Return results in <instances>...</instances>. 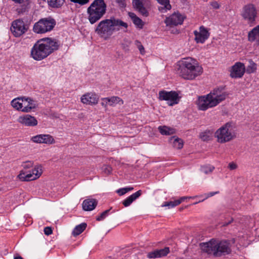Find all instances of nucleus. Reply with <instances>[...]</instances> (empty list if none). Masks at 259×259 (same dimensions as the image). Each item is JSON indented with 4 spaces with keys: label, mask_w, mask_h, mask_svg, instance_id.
<instances>
[{
    "label": "nucleus",
    "mask_w": 259,
    "mask_h": 259,
    "mask_svg": "<svg viewBox=\"0 0 259 259\" xmlns=\"http://www.w3.org/2000/svg\"><path fill=\"white\" fill-rule=\"evenodd\" d=\"M127 26L126 23L119 19L111 17L101 21L95 31L100 37L106 40L115 31L120 30L125 31Z\"/></svg>",
    "instance_id": "nucleus-1"
},
{
    "label": "nucleus",
    "mask_w": 259,
    "mask_h": 259,
    "mask_svg": "<svg viewBox=\"0 0 259 259\" xmlns=\"http://www.w3.org/2000/svg\"><path fill=\"white\" fill-rule=\"evenodd\" d=\"M59 45V42L55 39L49 37L40 39L32 48L31 56L35 60H41L58 50Z\"/></svg>",
    "instance_id": "nucleus-2"
},
{
    "label": "nucleus",
    "mask_w": 259,
    "mask_h": 259,
    "mask_svg": "<svg viewBox=\"0 0 259 259\" xmlns=\"http://www.w3.org/2000/svg\"><path fill=\"white\" fill-rule=\"evenodd\" d=\"M202 72V67L196 60L192 58H183L177 63V73L185 79H194L200 75Z\"/></svg>",
    "instance_id": "nucleus-3"
},
{
    "label": "nucleus",
    "mask_w": 259,
    "mask_h": 259,
    "mask_svg": "<svg viewBox=\"0 0 259 259\" xmlns=\"http://www.w3.org/2000/svg\"><path fill=\"white\" fill-rule=\"evenodd\" d=\"M199 246L203 252L215 257L230 254L231 252L230 243L226 240L212 238L207 242L200 243Z\"/></svg>",
    "instance_id": "nucleus-4"
},
{
    "label": "nucleus",
    "mask_w": 259,
    "mask_h": 259,
    "mask_svg": "<svg viewBox=\"0 0 259 259\" xmlns=\"http://www.w3.org/2000/svg\"><path fill=\"white\" fill-rule=\"evenodd\" d=\"M106 7L104 0H94L87 9L90 23L93 24L99 21L105 14Z\"/></svg>",
    "instance_id": "nucleus-5"
},
{
    "label": "nucleus",
    "mask_w": 259,
    "mask_h": 259,
    "mask_svg": "<svg viewBox=\"0 0 259 259\" xmlns=\"http://www.w3.org/2000/svg\"><path fill=\"white\" fill-rule=\"evenodd\" d=\"M235 133L231 123L228 122L220 127L215 133V137L220 143L229 142L235 137Z\"/></svg>",
    "instance_id": "nucleus-6"
},
{
    "label": "nucleus",
    "mask_w": 259,
    "mask_h": 259,
    "mask_svg": "<svg viewBox=\"0 0 259 259\" xmlns=\"http://www.w3.org/2000/svg\"><path fill=\"white\" fill-rule=\"evenodd\" d=\"M56 25L55 20L50 17L42 18L36 22L33 31L37 34H43L51 31Z\"/></svg>",
    "instance_id": "nucleus-7"
},
{
    "label": "nucleus",
    "mask_w": 259,
    "mask_h": 259,
    "mask_svg": "<svg viewBox=\"0 0 259 259\" xmlns=\"http://www.w3.org/2000/svg\"><path fill=\"white\" fill-rule=\"evenodd\" d=\"M42 172L41 166L40 165H36L31 171L29 172L21 170L17 177L21 181H32L38 178L41 176Z\"/></svg>",
    "instance_id": "nucleus-8"
},
{
    "label": "nucleus",
    "mask_w": 259,
    "mask_h": 259,
    "mask_svg": "<svg viewBox=\"0 0 259 259\" xmlns=\"http://www.w3.org/2000/svg\"><path fill=\"white\" fill-rule=\"evenodd\" d=\"M28 29V25L21 19L14 21L11 25V30L15 37H20Z\"/></svg>",
    "instance_id": "nucleus-9"
},
{
    "label": "nucleus",
    "mask_w": 259,
    "mask_h": 259,
    "mask_svg": "<svg viewBox=\"0 0 259 259\" xmlns=\"http://www.w3.org/2000/svg\"><path fill=\"white\" fill-rule=\"evenodd\" d=\"M159 99L160 100L166 101L169 106L177 104L180 100L178 94L175 91H161L159 92Z\"/></svg>",
    "instance_id": "nucleus-10"
},
{
    "label": "nucleus",
    "mask_w": 259,
    "mask_h": 259,
    "mask_svg": "<svg viewBox=\"0 0 259 259\" xmlns=\"http://www.w3.org/2000/svg\"><path fill=\"white\" fill-rule=\"evenodd\" d=\"M228 94L222 89H214L208 94V97L214 107L225 100Z\"/></svg>",
    "instance_id": "nucleus-11"
},
{
    "label": "nucleus",
    "mask_w": 259,
    "mask_h": 259,
    "mask_svg": "<svg viewBox=\"0 0 259 259\" xmlns=\"http://www.w3.org/2000/svg\"><path fill=\"white\" fill-rule=\"evenodd\" d=\"M185 18V16L179 13H174L169 17H167L165 20L166 25H181Z\"/></svg>",
    "instance_id": "nucleus-12"
},
{
    "label": "nucleus",
    "mask_w": 259,
    "mask_h": 259,
    "mask_svg": "<svg viewBox=\"0 0 259 259\" xmlns=\"http://www.w3.org/2000/svg\"><path fill=\"white\" fill-rule=\"evenodd\" d=\"M31 140L34 143L39 144H52L55 143L53 137L50 135L40 134L33 136Z\"/></svg>",
    "instance_id": "nucleus-13"
},
{
    "label": "nucleus",
    "mask_w": 259,
    "mask_h": 259,
    "mask_svg": "<svg viewBox=\"0 0 259 259\" xmlns=\"http://www.w3.org/2000/svg\"><path fill=\"white\" fill-rule=\"evenodd\" d=\"M256 14V10L253 5H249L244 7L242 12V16L245 19L250 22H253L255 20Z\"/></svg>",
    "instance_id": "nucleus-14"
},
{
    "label": "nucleus",
    "mask_w": 259,
    "mask_h": 259,
    "mask_svg": "<svg viewBox=\"0 0 259 259\" xmlns=\"http://www.w3.org/2000/svg\"><path fill=\"white\" fill-rule=\"evenodd\" d=\"M194 34L195 35V40L197 43H204L209 36L207 30L203 26L200 27L199 31H194Z\"/></svg>",
    "instance_id": "nucleus-15"
},
{
    "label": "nucleus",
    "mask_w": 259,
    "mask_h": 259,
    "mask_svg": "<svg viewBox=\"0 0 259 259\" xmlns=\"http://www.w3.org/2000/svg\"><path fill=\"white\" fill-rule=\"evenodd\" d=\"M245 72V66L243 63L237 62L232 67L230 76L232 78H240Z\"/></svg>",
    "instance_id": "nucleus-16"
},
{
    "label": "nucleus",
    "mask_w": 259,
    "mask_h": 259,
    "mask_svg": "<svg viewBox=\"0 0 259 259\" xmlns=\"http://www.w3.org/2000/svg\"><path fill=\"white\" fill-rule=\"evenodd\" d=\"M208 94L206 96H201L198 98L197 105L198 109L201 110H206L208 108L213 107V105L211 104Z\"/></svg>",
    "instance_id": "nucleus-17"
},
{
    "label": "nucleus",
    "mask_w": 259,
    "mask_h": 259,
    "mask_svg": "<svg viewBox=\"0 0 259 259\" xmlns=\"http://www.w3.org/2000/svg\"><path fill=\"white\" fill-rule=\"evenodd\" d=\"M81 102L83 104L96 105L99 101V97L93 93H88L82 95L80 98Z\"/></svg>",
    "instance_id": "nucleus-18"
},
{
    "label": "nucleus",
    "mask_w": 259,
    "mask_h": 259,
    "mask_svg": "<svg viewBox=\"0 0 259 259\" xmlns=\"http://www.w3.org/2000/svg\"><path fill=\"white\" fill-rule=\"evenodd\" d=\"M21 111L23 112H30L37 106L35 101L30 98L25 97H23Z\"/></svg>",
    "instance_id": "nucleus-19"
},
{
    "label": "nucleus",
    "mask_w": 259,
    "mask_h": 259,
    "mask_svg": "<svg viewBox=\"0 0 259 259\" xmlns=\"http://www.w3.org/2000/svg\"><path fill=\"white\" fill-rule=\"evenodd\" d=\"M18 121L25 126H35L37 124L36 118L29 114L20 116L18 119Z\"/></svg>",
    "instance_id": "nucleus-20"
},
{
    "label": "nucleus",
    "mask_w": 259,
    "mask_h": 259,
    "mask_svg": "<svg viewBox=\"0 0 259 259\" xmlns=\"http://www.w3.org/2000/svg\"><path fill=\"white\" fill-rule=\"evenodd\" d=\"M169 248L165 247L163 249H156L147 254L149 258H160L166 256L169 252Z\"/></svg>",
    "instance_id": "nucleus-21"
},
{
    "label": "nucleus",
    "mask_w": 259,
    "mask_h": 259,
    "mask_svg": "<svg viewBox=\"0 0 259 259\" xmlns=\"http://www.w3.org/2000/svg\"><path fill=\"white\" fill-rule=\"evenodd\" d=\"M248 40L250 42L259 45V25L254 27L248 33Z\"/></svg>",
    "instance_id": "nucleus-22"
},
{
    "label": "nucleus",
    "mask_w": 259,
    "mask_h": 259,
    "mask_svg": "<svg viewBox=\"0 0 259 259\" xmlns=\"http://www.w3.org/2000/svg\"><path fill=\"white\" fill-rule=\"evenodd\" d=\"M97 201L95 199H87L82 203V208L85 211L94 209L97 205Z\"/></svg>",
    "instance_id": "nucleus-23"
},
{
    "label": "nucleus",
    "mask_w": 259,
    "mask_h": 259,
    "mask_svg": "<svg viewBox=\"0 0 259 259\" xmlns=\"http://www.w3.org/2000/svg\"><path fill=\"white\" fill-rule=\"evenodd\" d=\"M142 194V191L139 190L127 197L123 202L122 204L125 207L130 206L133 201L138 198Z\"/></svg>",
    "instance_id": "nucleus-24"
},
{
    "label": "nucleus",
    "mask_w": 259,
    "mask_h": 259,
    "mask_svg": "<svg viewBox=\"0 0 259 259\" xmlns=\"http://www.w3.org/2000/svg\"><path fill=\"white\" fill-rule=\"evenodd\" d=\"M133 4L135 9H136L142 15L145 16L148 15V12L144 7L142 2L140 0H133Z\"/></svg>",
    "instance_id": "nucleus-25"
},
{
    "label": "nucleus",
    "mask_w": 259,
    "mask_h": 259,
    "mask_svg": "<svg viewBox=\"0 0 259 259\" xmlns=\"http://www.w3.org/2000/svg\"><path fill=\"white\" fill-rule=\"evenodd\" d=\"M23 97H18L11 101L12 106L17 110L21 111L22 109Z\"/></svg>",
    "instance_id": "nucleus-26"
},
{
    "label": "nucleus",
    "mask_w": 259,
    "mask_h": 259,
    "mask_svg": "<svg viewBox=\"0 0 259 259\" xmlns=\"http://www.w3.org/2000/svg\"><path fill=\"white\" fill-rule=\"evenodd\" d=\"M157 1L161 5V6L158 9L162 12H165L167 10L171 9L169 0H157Z\"/></svg>",
    "instance_id": "nucleus-27"
},
{
    "label": "nucleus",
    "mask_w": 259,
    "mask_h": 259,
    "mask_svg": "<svg viewBox=\"0 0 259 259\" xmlns=\"http://www.w3.org/2000/svg\"><path fill=\"white\" fill-rule=\"evenodd\" d=\"M106 100L109 102V105L111 106H114L116 104L121 105L123 104V101L117 96H113L111 98H108V99H106Z\"/></svg>",
    "instance_id": "nucleus-28"
},
{
    "label": "nucleus",
    "mask_w": 259,
    "mask_h": 259,
    "mask_svg": "<svg viewBox=\"0 0 259 259\" xmlns=\"http://www.w3.org/2000/svg\"><path fill=\"white\" fill-rule=\"evenodd\" d=\"M158 130L160 133L163 135H170L175 133V130L166 126H159Z\"/></svg>",
    "instance_id": "nucleus-29"
},
{
    "label": "nucleus",
    "mask_w": 259,
    "mask_h": 259,
    "mask_svg": "<svg viewBox=\"0 0 259 259\" xmlns=\"http://www.w3.org/2000/svg\"><path fill=\"white\" fill-rule=\"evenodd\" d=\"M129 16L132 18L133 23L139 28H142L143 26V23L141 19L138 17L135 14L133 13H130Z\"/></svg>",
    "instance_id": "nucleus-30"
},
{
    "label": "nucleus",
    "mask_w": 259,
    "mask_h": 259,
    "mask_svg": "<svg viewBox=\"0 0 259 259\" xmlns=\"http://www.w3.org/2000/svg\"><path fill=\"white\" fill-rule=\"evenodd\" d=\"M86 227L87 224L85 223H81L80 225L76 226L72 232V234L74 236L79 235L84 231Z\"/></svg>",
    "instance_id": "nucleus-31"
},
{
    "label": "nucleus",
    "mask_w": 259,
    "mask_h": 259,
    "mask_svg": "<svg viewBox=\"0 0 259 259\" xmlns=\"http://www.w3.org/2000/svg\"><path fill=\"white\" fill-rule=\"evenodd\" d=\"M49 5L54 8L60 7L64 3V0H48Z\"/></svg>",
    "instance_id": "nucleus-32"
},
{
    "label": "nucleus",
    "mask_w": 259,
    "mask_h": 259,
    "mask_svg": "<svg viewBox=\"0 0 259 259\" xmlns=\"http://www.w3.org/2000/svg\"><path fill=\"white\" fill-rule=\"evenodd\" d=\"M171 140H173V146L178 149H181L183 146V141L181 139L178 138H173Z\"/></svg>",
    "instance_id": "nucleus-33"
},
{
    "label": "nucleus",
    "mask_w": 259,
    "mask_h": 259,
    "mask_svg": "<svg viewBox=\"0 0 259 259\" xmlns=\"http://www.w3.org/2000/svg\"><path fill=\"white\" fill-rule=\"evenodd\" d=\"M214 167L211 165H204L201 167V171L205 174H209L212 172Z\"/></svg>",
    "instance_id": "nucleus-34"
},
{
    "label": "nucleus",
    "mask_w": 259,
    "mask_h": 259,
    "mask_svg": "<svg viewBox=\"0 0 259 259\" xmlns=\"http://www.w3.org/2000/svg\"><path fill=\"white\" fill-rule=\"evenodd\" d=\"M134 189L133 187H125L116 190V193L120 196H122L129 191H131Z\"/></svg>",
    "instance_id": "nucleus-35"
},
{
    "label": "nucleus",
    "mask_w": 259,
    "mask_h": 259,
    "mask_svg": "<svg viewBox=\"0 0 259 259\" xmlns=\"http://www.w3.org/2000/svg\"><path fill=\"white\" fill-rule=\"evenodd\" d=\"M135 45L136 46L137 48L139 49V50L140 52V54L141 55H143L145 54V49L140 41L136 40L135 41Z\"/></svg>",
    "instance_id": "nucleus-36"
},
{
    "label": "nucleus",
    "mask_w": 259,
    "mask_h": 259,
    "mask_svg": "<svg viewBox=\"0 0 259 259\" xmlns=\"http://www.w3.org/2000/svg\"><path fill=\"white\" fill-rule=\"evenodd\" d=\"M256 70V65L252 61L249 62V65L246 69V72L248 73L253 72Z\"/></svg>",
    "instance_id": "nucleus-37"
},
{
    "label": "nucleus",
    "mask_w": 259,
    "mask_h": 259,
    "mask_svg": "<svg viewBox=\"0 0 259 259\" xmlns=\"http://www.w3.org/2000/svg\"><path fill=\"white\" fill-rule=\"evenodd\" d=\"M219 193V191H215V192H211L208 193H205L204 194V197L201 200H199L198 202H195L194 204H197L198 202L203 201L205 199H207L209 197H212L213 195L217 194Z\"/></svg>",
    "instance_id": "nucleus-38"
},
{
    "label": "nucleus",
    "mask_w": 259,
    "mask_h": 259,
    "mask_svg": "<svg viewBox=\"0 0 259 259\" xmlns=\"http://www.w3.org/2000/svg\"><path fill=\"white\" fill-rule=\"evenodd\" d=\"M180 204V201L175 200V201H171L170 202H167L165 203L164 206H168V208H172L175 206H176Z\"/></svg>",
    "instance_id": "nucleus-39"
},
{
    "label": "nucleus",
    "mask_w": 259,
    "mask_h": 259,
    "mask_svg": "<svg viewBox=\"0 0 259 259\" xmlns=\"http://www.w3.org/2000/svg\"><path fill=\"white\" fill-rule=\"evenodd\" d=\"M110 209L106 210L103 212L100 216L97 218L96 220L98 221L104 220L108 214Z\"/></svg>",
    "instance_id": "nucleus-40"
},
{
    "label": "nucleus",
    "mask_w": 259,
    "mask_h": 259,
    "mask_svg": "<svg viewBox=\"0 0 259 259\" xmlns=\"http://www.w3.org/2000/svg\"><path fill=\"white\" fill-rule=\"evenodd\" d=\"M33 165V162L31 161H26L23 163L22 166L24 169H28Z\"/></svg>",
    "instance_id": "nucleus-41"
},
{
    "label": "nucleus",
    "mask_w": 259,
    "mask_h": 259,
    "mask_svg": "<svg viewBox=\"0 0 259 259\" xmlns=\"http://www.w3.org/2000/svg\"><path fill=\"white\" fill-rule=\"evenodd\" d=\"M72 2L79 4L80 5H84L89 3V0H71Z\"/></svg>",
    "instance_id": "nucleus-42"
},
{
    "label": "nucleus",
    "mask_w": 259,
    "mask_h": 259,
    "mask_svg": "<svg viewBox=\"0 0 259 259\" xmlns=\"http://www.w3.org/2000/svg\"><path fill=\"white\" fill-rule=\"evenodd\" d=\"M103 170L106 174L108 175L111 172L112 170V168L110 166L105 165L103 167Z\"/></svg>",
    "instance_id": "nucleus-43"
},
{
    "label": "nucleus",
    "mask_w": 259,
    "mask_h": 259,
    "mask_svg": "<svg viewBox=\"0 0 259 259\" xmlns=\"http://www.w3.org/2000/svg\"><path fill=\"white\" fill-rule=\"evenodd\" d=\"M44 233L47 235H49L52 233L51 228L47 227L44 228Z\"/></svg>",
    "instance_id": "nucleus-44"
},
{
    "label": "nucleus",
    "mask_w": 259,
    "mask_h": 259,
    "mask_svg": "<svg viewBox=\"0 0 259 259\" xmlns=\"http://www.w3.org/2000/svg\"><path fill=\"white\" fill-rule=\"evenodd\" d=\"M228 167L230 170H234L237 168V165L233 162H230L228 165Z\"/></svg>",
    "instance_id": "nucleus-45"
},
{
    "label": "nucleus",
    "mask_w": 259,
    "mask_h": 259,
    "mask_svg": "<svg viewBox=\"0 0 259 259\" xmlns=\"http://www.w3.org/2000/svg\"><path fill=\"white\" fill-rule=\"evenodd\" d=\"M106 99H108V97L102 98V101L101 103V105L104 107H106L109 105V102L106 101Z\"/></svg>",
    "instance_id": "nucleus-46"
},
{
    "label": "nucleus",
    "mask_w": 259,
    "mask_h": 259,
    "mask_svg": "<svg viewBox=\"0 0 259 259\" xmlns=\"http://www.w3.org/2000/svg\"><path fill=\"white\" fill-rule=\"evenodd\" d=\"M210 5L213 9H218L220 8V4L217 2L215 1L211 2Z\"/></svg>",
    "instance_id": "nucleus-47"
},
{
    "label": "nucleus",
    "mask_w": 259,
    "mask_h": 259,
    "mask_svg": "<svg viewBox=\"0 0 259 259\" xmlns=\"http://www.w3.org/2000/svg\"><path fill=\"white\" fill-rule=\"evenodd\" d=\"M200 137L203 141H206L208 139L209 136H208L206 133H202L200 135Z\"/></svg>",
    "instance_id": "nucleus-48"
},
{
    "label": "nucleus",
    "mask_w": 259,
    "mask_h": 259,
    "mask_svg": "<svg viewBox=\"0 0 259 259\" xmlns=\"http://www.w3.org/2000/svg\"><path fill=\"white\" fill-rule=\"evenodd\" d=\"M116 2L121 7H124L125 6V0H116Z\"/></svg>",
    "instance_id": "nucleus-49"
},
{
    "label": "nucleus",
    "mask_w": 259,
    "mask_h": 259,
    "mask_svg": "<svg viewBox=\"0 0 259 259\" xmlns=\"http://www.w3.org/2000/svg\"><path fill=\"white\" fill-rule=\"evenodd\" d=\"M196 197L200 198H201L200 200H201L204 197V194H203V195H199V196H194V197H190L189 198H196Z\"/></svg>",
    "instance_id": "nucleus-50"
},
{
    "label": "nucleus",
    "mask_w": 259,
    "mask_h": 259,
    "mask_svg": "<svg viewBox=\"0 0 259 259\" xmlns=\"http://www.w3.org/2000/svg\"><path fill=\"white\" fill-rule=\"evenodd\" d=\"M13 2H14L15 3H18V4H21L22 3H23V2L24 1V0H12Z\"/></svg>",
    "instance_id": "nucleus-51"
},
{
    "label": "nucleus",
    "mask_w": 259,
    "mask_h": 259,
    "mask_svg": "<svg viewBox=\"0 0 259 259\" xmlns=\"http://www.w3.org/2000/svg\"><path fill=\"white\" fill-rule=\"evenodd\" d=\"M188 197H181L180 199H178V200H177V201H180V203L183 201L185 199H187Z\"/></svg>",
    "instance_id": "nucleus-52"
},
{
    "label": "nucleus",
    "mask_w": 259,
    "mask_h": 259,
    "mask_svg": "<svg viewBox=\"0 0 259 259\" xmlns=\"http://www.w3.org/2000/svg\"><path fill=\"white\" fill-rule=\"evenodd\" d=\"M14 259H23V258L20 256H15Z\"/></svg>",
    "instance_id": "nucleus-53"
}]
</instances>
